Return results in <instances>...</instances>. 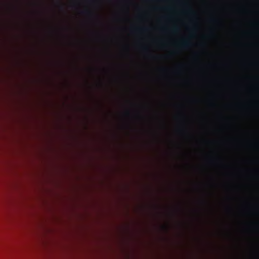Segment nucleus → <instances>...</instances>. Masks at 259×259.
I'll return each mask as SVG.
<instances>
[{
  "mask_svg": "<svg viewBox=\"0 0 259 259\" xmlns=\"http://www.w3.org/2000/svg\"><path fill=\"white\" fill-rule=\"evenodd\" d=\"M181 6L184 7H186V8H188V12L189 13H192L193 14H194V12L192 11V10L190 9V7H189V5H188V4L186 2H181L179 3Z\"/></svg>",
  "mask_w": 259,
  "mask_h": 259,
  "instance_id": "20e7f679",
  "label": "nucleus"
},
{
  "mask_svg": "<svg viewBox=\"0 0 259 259\" xmlns=\"http://www.w3.org/2000/svg\"><path fill=\"white\" fill-rule=\"evenodd\" d=\"M136 29L139 30H141L142 29L141 28H137Z\"/></svg>",
  "mask_w": 259,
  "mask_h": 259,
  "instance_id": "9d476101",
  "label": "nucleus"
},
{
  "mask_svg": "<svg viewBox=\"0 0 259 259\" xmlns=\"http://www.w3.org/2000/svg\"><path fill=\"white\" fill-rule=\"evenodd\" d=\"M210 21H211V22H212L213 23H215L219 22V20L215 18L211 19Z\"/></svg>",
  "mask_w": 259,
  "mask_h": 259,
  "instance_id": "39448f33",
  "label": "nucleus"
},
{
  "mask_svg": "<svg viewBox=\"0 0 259 259\" xmlns=\"http://www.w3.org/2000/svg\"><path fill=\"white\" fill-rule=\"evenodd\" d=\"M125 114H126V115H130V112L128 111H127L125 112Z\"/></svg>",
  "mask_w": 259,
  "mask_h": 259,
  "instance_id": "1a4fd4ad",
  "label": "nucleus"
},
{
  "mask_svg": "<svg viewBox=\"0 0 259 259\" xmlns=\"http://www.w3.org/2000/svg\"><path fill=\"white\" fill-rule=\"evenodd\" d=\"M177 46L180 49L186 50L192 46V43L188 38H183L177 44Z\"/></svg>",
  "mask_w": 259,
  "mask_h": 259,
  "instance_id": "f03ea898",
  "label": "nucleus"
},
{
  "mask_svg": "<svg viewBox=\"0 0 259 259\" xmlns=\"http://www.w3.org/2000/svg\"><path fill=\"white\" fill-rule=\"evenodd\" d=\"M177 30H178V28H177V27H173V28H172V30H173L174 31H176Z\"/></svg>",
  "mask_w": 259,
  "mask_h": 259,
  "instance_id": "6e6552de",
  "label": "nucleus"
},
{
  "mask_svg": "<svg viewBox=\"0 0 259 259\" xmlns=\"http://www.w3.org/2000/svg\"><path fill=\"white\" fill-rule=\"evenodd\" d=\"M159 65H259V63H159Z\"/></svg>",
  "mask_w": 259,
  "mask_h": 259,
  "instance_id": "f257e3e1",
  "label": "nucleus"
},
{
  "mask_svg": "<svg viewBox=\"0 0 259 259\" xmlns=\"http://www.w3.org/2000/svg\"><path fill=\"white\" fill-rule=\"evenodd\" d=\"M83 13H85V14H91V13L90 12L88 11H84Z\"/></svg>",
  "mask_w": 259,
  "mask_h": 259,
  "instance_id": "0eeeda50",
  "label": "nucleus"
},
{
  "mask_svg": "<svg viewBox=\"0 0 259 259\" xmlns=\"http://www.w3.org/2000/svg\"><path fill=\"white\" fill-rule=\"evenodd\" d=\"M138 48L141 51L144 53H147L149 50V47L145 45H140L138 46Z\"/></svg>",
  "mask_w": 259,
  "mask_h": 259,
  "instance_id": "7ed1b4c3",
  "label": "nucleus"
},
{
  "mask_svg": "<svg viewBox=\"0 0 259 259\" xmlns=\"http://www.w3.org/2000/svg\"><path fill=\"white\" fill-rule=\"evenodd\" d=\"M162 229H163V230H165V231H167V230H168V227H167V226H165V225H164V226H162Z\"/></svg>",
  "mask_w": 259,
  "mask_h": 259,
  "instance_id": "423d86ee",
  "label": "nucleus"
}]
</instances>
